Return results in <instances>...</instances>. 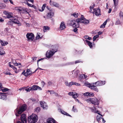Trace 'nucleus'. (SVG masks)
I'll return each mask as SVG.
<instances>
[{
  "label": "nucleus",
  "instance_id": "4be33fe9",
  "mask_svg": "<svg viewBox=\"0 0 123 123\" xmlns=\"http://www.w3.org/2000/svg\"><path fill=\"white\" fill-rule=\"evenodd\" d=\"M54 13L52 12H50L47 13V18H51L53 15Z\"/></svg>",
  "mask_w": 123,
  "mask_h": 123
},
{
  "label": "nucleus",
  "instance_id": "13d9d810",
  "mask_svg": "<svg viewBox=\"0 0 123 123\" xmlns=\"http://www.w3.org/2000/svg\"><path fill=\"white\" fill-rule=\"evenodd\" d=\"M82 77H83L82 76V75H80V76L79 77V80H81L82 79Z\"/></svg>",
  "mask_w": 123,
  "mask_h": 123
},
{
  "label": "nucleus",
  "instance_id": "f704fd0d",
  "mask_svg": "<svg viewBox=\"0 0 123 123\" xmlns=\"http://www.w3.org/2000/svg\"><path fill=\"white\" fill-rule=\"evenodd\" d=\"M6 6V5L4 4L0 3V9L4 8Z\"/></svg>",
  "mask_w": 123,
  "mask_h": 123
},
{
  "label": "nucleus",
  "instance_id": "79ce46f5",
  "mask_svg": "<svg viewBox=\"0 0 123 123\" xmlns=\"http://www.w3.org/2000/svg\"><path fill=\"white\" fill-rule=\"evenodd\" d=\"M99 37V35H97L94 37L93 38V41H94L97 38Z\"/></svg>",
  "mask_w": 123,
  "mask_h": 123
},
{
  "label": "nucleus",
  "instance_id": "de8ad7c7",
  "mask_svg": "<svg viewBox=\"0 0 123 123\" xmlns=\"http://www.w3.org/2000/svg\"><path fill=\"white\" fill-rule=\"evenodd\" d=\"M77 30L78 29H77L76 27H75V28H74L73 29L74 31L76 33H77Z\"/></svg>",
  "mask_w": 123,
  "mask_h": 123
},
{
  "label": "nucleus",
  "instance_id": "4c0bfd02",
  "mask_svg": "<svg viewBox=\"0 0 123 123\" xmlns=\"http://www.w3.org/2000/svg\"><path fill=\"white\" fill-rule=\"evenodd\" d=\"M102 118L101 117H100L98 115L96 117V119L97 120L98 122L100 123H99V121L100 120H101Z\"/></svg>",
  "mask_w": 123,
  "mask_h": 123
},
{
  "label": "nucleus",
  "instance_id": "0eeeda50",
  "mask_svg": "<svg viewBox=\"0 0 123 123\" xmlns=\"http://www.w3.org/2000/svg\"><path fill=\"white\" fill-rule=\"evenodd\" d=\"M29 41H32L34 38V35L32 33H28L26 35Z\"/></svg>",
  "mask_w": 123,
  "mask_h": 123
},
{
  "label": "nucleus",
  "instance_id": "3c124183",
  "mask_svg": "<svg viewBox=\"0 0 123 123\" xmlns=\"http://www.w3.org/2000/svg\"><path fill=\"white\" fill-rule=\"evenodd\" d=\"M24 23L25 24V26L27 27H29L30 26V25L29 24L25 22Z\"/></svg>",
  "mask_w": 123,
  "mask_h": 123
},
{
  "label": "nucleus",
  "instance_id": "72a5a7b5",
  "mask_svg": "<svg viewBox=\"0 0 123 123\" xmlns=\"http://www.w3.org/2000/svg\"><path fill=\"white\" fill-rule=\"evenodd\" d=\"M75 85L77 86H80V84L76 83L75 82H72V85Z\"/></svg>",
  "mask_w": 123,
  "mask_h": 123
},
{
  "label": "nucleus",
  "instance_id": "393cba45",
  "mask_svg": "<svg viewBox=\"0 0 123 123\" xmlns=\"http://www.w3.org/2000/svg\"><path fill=\"white\" fill-rule=\"evenodd\" d=\"M93 107L94 108V109H93V108H91V111L93 112H94V113H97L99 115L101 116H102V115L100 114L98 112V111H96V108L94 106H93Z\"/></svg>",
  "mask_w": 123,
  "mask_h": 123
},
{
  "label": "nucleus",
  "instance_id": "2f4dec72",
  "mask_svg": "<svg viewBox=\"0 0 123 123\" xmlns=\"http://www.w3.org/2000/svg\"><path fill=\"white\" fill-rule=\"evenodd\" d=\"M115 6L116 7L118 4L119 1V0H113Z\"/></svg>",
  "mask_w": 123,
  "mask_h": 123
},
{
  "label": "nucleus",
  "instance_id": "37998d69",
  "mask_svg": "<svg viewBox=\"0 0 123 123\" xmlns=\"http://www.w3.org/2000/svg\"><path fill=\"white\" fill-rule=\"evenodd\" d=\"M25 90L27 92H30V91H32V89L31 87H30L29 88L26 89H25Z\"/></svg>",
  "mask_w": 123,
  "mask_h": 123
},
{
  "label": "nucleus",
  "instance_id": "cd10ccee",
  "mask_svg": "<svg viewBox=\"0 0 123 123\" xmlns=\"http://www.w3.org/2000/svg\"><path fill=\"white\" fill-rule=\"evenodd\" d=\"M50 29L49 27L47 26H44L43 27V30L44 32H45Z\"/></svg>",
  "mask_w": 123,
  "mask_h": 123
},
{
  "label": "nucleus",
  "instance_id": "6ab92c4d",
  "mask_svg": "<svg viewBox=\"0 0 123 123\" xmlns=\"http://www.w3.org/2000/svg\"><path fill=\"white\" fill-rule=\"evenodd\" d=\"M8 44V43L7 42H3V41L0 40V48H2L3 46H5L6 45H7Z\"/></svg>",
  "mask_w": 123,
  "mask_h": 123
},
{
  "label": "nucleus",
  "instance_id": "58836bf2",
  "mask_svg": "<svg viewBox=\"0 0 123 123\" xmlns=\"http://www.w3.org/2000/svg\"><path fill=\"white\" fill-rule=\"evenodd\" d=\"M13 69L16 73H18L20 71V70H17V68L15 67Z\"/></svg>",
  "mask_w": 123,
  "mask_h": 123
},
{
  "label": "nucleus",
  "instance_id": "1a4fd4ad",
  "mask_svg": "<svg viewBox=\"0 0 123 123\" xmlns=\"http://www.w3.org/2000/svg\"><path fill=\"white\" fill-rule=\"evenodd\" d=\"M91 103L94 105H98L99 104L98 101V99L96 98H91Z\"/></svg>",
  "mask_w": 123,
  "mask_h": 123
},
{
  "label": "nucleus",
  "instance_id": "39448f33",
  "mask_svg": "<svg viewBox=\"0 0 123 123\" xmlns=\"http://www.w3.org/2000/svg\"><path fill=\"white\" fill-rule=\"evenodd\" d=\"M15 9L18 11L20 13H27L29 12L27 8L22 7H16Z\"/></svg>",
  "mask_w": 123,
  "mask_h": 123
},
{
  "label": "nucleus",
  "instance_id": "5701e85b",
  "mask_svg": "<svg viewBox=\"0 0 123 123\" xmlns=\"http://www.w3.org/2000/svg\"><path fill=\"white\" fill-rule=\"evenodd\" d=\"M31 73V71L29 69H27L26 72L24 73V75L26 76H28L30 75Z\"/></svg>",
  "mask_w": 123,
  "mask_h": 123
},
{
  "label": "nucleus",
  "instance_id": "6e6552de",
  "mask_svg": "<svg viewBox=\"0 0 123 123\" xmlns=\"http://www.w3.org/2000/svg\"><path fill=\"white\" fill-rule=\"evenodd\" d=\"M3 13L5 15H7V18H12L13 16L12 13L11 12H8L4 11L3 12Z\"/></svg>",
  "mask_w": 123,
  "mask_h": 123
},
{
  "label": "nucleus",
  "instance_id": "603ef678",
  "mask_svg": "<svg viewBox=\"0 0 123 123\" xmlns=\"http://www.w3.org/2000/svg\"><path fill=\"white\" fill-rule=\"evenodd\" d=\"M37 57H34L33 58H32V62H33L34 61L36 60L37 58Z\"/></svg>",
  "mask_w": 123,
  "mask_h": 123
},
{
  "label": "nucleus",
  "instance_id": "bf43d9fd",
  "mask_svg": "<svg viewBox=\"0 0 123 123\" xmlns=\"http://www.w3.org/2000/svg\"><path fill=\"white\" fill-rule=\"evenodd\" d=\"M54 92H55L54 91L51 90H50V94H53Z\"/></svg>",
  "mask_w": 123,
  "mask_h": 123
},
{
  "label": "nucleus",
  "instance_id": "c9c22d12",
  "mask_svg": "<svg viewBox=\"0 0 123 123\" xmlns=\"http://www.w3.org/2000/svg\"><path fill=\"white\" fill-rule=\"evenodd\" d=\"M61 113L63 114L68 116H70V115L69 114L63 111H61Z\"/></svg>",
  "mask_w": 123,
  "mask_h": 123
},
{
  "label": "nucleus",
  "instance_id": "c03bdc74",
  "mask_svg": "<svg viewBox=\"0 0 123 123\" xmlns=\"http://www.w3.org/2000/svg\"><path fill=\"white\" fill-rule=\"evenodd\" d=\"M4 74H5L6 75H12V74L6 71L4 72Z\"/></svg>",
  "mask_w": 123,
  "mask_h": 123
},
{
  "label": "nucleus",
  "instance_id": "338daca9",
  "mask_svg": "<svg viewBox=\"0 0 123 123\" xmlns=\"http://www.w3.org/2000/svg\"><path fill=\"white\" fill-rule=\"evenodd\" d=\"M9 30V28H6L5 29V31H8Z\"/></svg>",
  "mask_w": 123,
  "mask_h": 123
},
{
  "label": "nucleus",
  "instance_id": "f03ea898",
  "mask_svg": "<svg viewBox=\"0 0 123 123\" xmlns=\"http://www.w3.org/2000/svg\"><path fill=\"white\" fill-rule=\"evenodd\" d=\"M51 48L52 49H51L49 52L47 51L46 54V57L49 58L51 57L57 50L55 45H52Z\"/></svg>",
  "mask_w": 123,
  "mask_h": 123
},
{
  "label": "nucleus",
  "instance_id": "20e7f679",
  "mask_svg": "<svg viewBox=\"0 0 123 123\" xmlns=\"http://www.w3.org/2000/svg\"><path fill=\"white\" fill-rule=\"evenodd\" d=\"M38 117L35 114H32L28 118L29 122L31 123H35L38 120Z\"/></svg>",
  "mask_w": 123,
  "mask_h": 123
},
{
  "label": "nucleus",
  "instance_id": "4468645a",
  "mask_svg": "<svg viewBox=\"0 0 123 123\" xmlns=\"http://www.w3.org/2000/svg\"><path fill=\"white\" fill-rule=\"evenodd\" d=\"M31 87L32 91V90H36L37 89H39V90H42V89L41 87L37 85H33Z\"/></svg>",
  "mask_w": 123,
  "mask_h": 123
},
{
  "label": "nucleus",
  "instance_id": "774afa93",
  "mask_svg": "<svg viewBox=\"0 0 123 123\" xmlns=\"http://www.w3.org/2000/svg\"><path fill=\"white\" fill-rule=\"evenodd\" d=\"M54 94V95L55 96H57L58 95V94L55 92L54 93V94Z\"/></svg>",
  "mask_w": 123,
  "mask_h": 123
},
{
  "label": "nucleus",
  "instance_id": "f257e3e1",
  "mask_svg": "<svg viewBox=\"0 0 123 123\" xmlns=\"http://www.w3.org/2000/svg\"><path fill=\"white\" fill-rule=\"evenodd\" d=\"M83 17V15H82L81 18L72 20L71 22L72 26L73 27L78 28L79 26L80 23H82L85 24L88 23L89 21Z\"/></svg>",
  "mask_w": 123,
  "mask_h": 123
},
{
  "label": "nucleus",
  "instance_id": "412c9836",
  "mask_svg": "<svg viewBox=\"0 0 123 123\" xmlns=\"http://www.w3.org/2000/svg\"><path fill=\"white\" fill-rule=\"evenodd\" d=\"M47 123H57L55 121L51 118H49L47 120Z\"/></svg>",
  "mask_w": 123,
  "mask_h": 123
},
{
  "label": "nucleus",
  "instance_id": "bb28decb",
  "mask_svg": "<svg viewBox=\"0 0 123 123\" xmlns=\"http://www.w3.org/2000/svg\"><path fill=\"white\" fill-rule=\"evenodd\" d=\"M85 41L88 44V45L89 46L90 48H92V44L91 42L87 40H85Z\"/></svg>",
  "mask_w": 123,
  "mask_h": 123
},
{
  "label": "nucleus",
  "instance_id": "6e6d98bb",
  "mask_svg": "<svg viewBox=\"0 0 123 123\" xmlns=\"http://www.w3.org/2000/svg\"><path fill=\"white\" fill-rule=\"evenodd\" d=\"M26 3H27V5H28V6L30 7H32V4H29L27 2H26Z\"/></svg>",
  "mask_w": 123,
  "mask_h": 123
},
{
  "label": "nucleus",
  "instance_id": "dca6fc26",
  "mask_svg": "<svg viewBox=\"0 0 123 123\" xmlns=\"http://www.w3.org/2000/svg\"><path fill=\"white\" fill-rule=\"evenodd\" d=\"M6 93H0V98L4 100H6L7 99L6 96Z\"/></svg>",
  "mask_w": 123,
  "mask_h": 123
},
{
  "label": "nucleus",
  "instance_id": "09e8293b",
  "mask_svg": "<svg viewBox=\"0 0 123 123\" xmlns=\"http://www.w3.org/2000/svg\"><path fill=\"white\" fill-rule=\"evenodd\" d=\"M120 24V21L118 19L116 21V23L115 24L116 25H117L118 24Z\"/></svg>",
  "mask_w": 123,
  "mask_h": 123
},
{
  "label": "nucleus",
  "instance_id": "b1692460",
  "mask_svg": "<svg viewBox=\"0 0 123 123\" xmlns=\"http://www.w3.org/2000/svg\"><path fill=\"white\" fill-rule=\"evenodd\" d=\"M10 20L13 22V23L15 24L17 23V22H18V20L15 18L12 17L10 18Z\"/></svg>",
  "mask_w": 123,
  "mask_h": 123
},
{
  "label": "nucleus",
  "instance_id": "864d4df0",
  "mask_svg": "<svg viewBox=\"0 0 123 123\" xmlns=\"http://www.w3.org/2000/svg\"><path fill=\"white\" fill-rule=\"evenodd\" d=\"M94 95L93 93H89V96H93Z\"/></svg>",
  "mask_w": 123,
  "mask_h": 123
},
{
  "label": "nucleus",
  "instance_id": "69168bd1",
  "mask_svg": "<svg viewBox=\"0 0 123 123\" xmlns=\"http://www.w3.org/2000/svg\"><path fill=\"white\" fill-rule=\"evenodd\" d=\"M111 10H112L111 9V8H110L109 9V11L108 12V13H111Z\"/></svg>",
  "mask_w": 123,
  "mask_h": 123
},
{
  "label": "nucleus",
  "instance_id": "9b49d317",
  "mask_svg": "<svg viewBox=\"0 0 123 123\" xmlns=\"http://www.w3.org/2000/svg\"><path fill=\"white\" fill-rule=\"evenodd\" d=\"M21 119L23 123H26V120L25 117V115L23 114L21 115Z\"/></svg>",
  "mask_w": 123,
  "mask_h": 123
},
{
  "label": "nucleus",
  "instance_id": "0e129e2a",
  "mask_svg": "<svg viewBox=\"0 0 123 123\" xmlns=\"http://www.w3.org/2000/svg\"><path fill=\"white\" fill-rule=\"evenodd\" d=\"M4 21V19L2 18L1 17H0V22H2Z\"/></svg>",
  "mask_w": 123,
  "mask_h": 123
},
{
  "label": "nucleus",
  "instance_id": "4d7b16f0",
  "mask_svg": "<svg viewBox=\"0 0 123 123\" xmlns=\"http://www.w3.org/2000/svg\"><path fill=\"white\" fill-rule=\"evenodd\" d=\"M41 84L42 87H43L45 84V82L43 81H42L41 82Z\"/></svg>",
  "mask_w": 123,
  "mask_h": 123
},
{
  "label": "nucleus",
  "instance_id": "49530a36",
  "mask_svg": "<svg viewBox=\"0 0 123 123\" xmlns=\"http://www.w3.org/2000/svg\"><path fill=\"white\" fill-rule=\"evenodd\" d=\"M45 7V6H44L43 5L42 7V9H39V11L41 12L43 11Z\"/></svg>",
  "mask_w": 123,
  "mask_h": 123
},
{
  "label": "nucleus",
  "instance_id": "f3484780",
  "mask_svg": "<svg viewBox=\"0 0 123 123\" xmlns=\"http://www.w3.org/2000/svg\"><path fill=\"white\" fill-rule=\"evenodd\" d=\"M93 13L95 14L96 16H98L100 14V10L99 9H93Z\"/></svg>",
  "mask_w": 123,
  "mask_h": 123
},
{
  "label": "nucleus",
  "instance_id": "5fc2aeb1",
  "mask_svg": "<svg viewBox=\"0 0 123 123\" xmlns=\"http://www.w3.org/2000/svg\"><path fill=\"white\" fill-rule=\"evenodd\" d=\"M91 98L90 99H87L86 100V101L88 102L89 103H91Z\"/></svg>",
  "mask_w": 123,
  "mask_h": 123
},
{
  "label": "nucleus",
  "instance_id": "423d86ee",
  "mask_svg": "<svg viewBox=\"0 0 123 123\" xmlns=\"http://www.w3.org/2000/svg\"><path fill=\"white\" fill-rule=\"evenodd\" d=\"M84 84L85 86L90 88L91 89L96 91L97 92H98V90L96 87V86L93 84V83L90 84L87 82H85Z\"/></svg>",
  "mask_w": 123,
  "mask_h": 123
},
{
  "label": "nucleus",
  "instance_id": "7ed1b4c3",
  "mask_svg": "<svg viewBox=\"0 0 123 123\" xmlns=\"http://www.w3.org/2000/svg\"><path fill=\"white\" fill-rule=\"evenodd\" d=\"M26 105L24 104L23 105L19 110L17 108L14 111L15 114L16 116H19V115L21 114L23 111L25 110L26 108Z\"/></svg>",
  "mask_w": 123,
  "mask_h": 123
},
{
  "label": "nucleus",
  "instance_id": "8fccbe9b",
  "mask_svg": "<svg viewBox=\"0 0 123 123\" xmlns=\"http://www.w3.org/2000/svg\"><path fill=\"white\" fill-rule=\"evenodd\" d=\"M89 92H86L84 93V95L85 96H87L89 95Z\"/></svg>",
  "mask_w": 123,
  "mask_h": 123
},
{
  "label": "nucleus",
  "instance_id": "a19ab883",
  "mask_svg": "<svg viewBox=\"0 0 123 123\" xmlns=\"http://www.w3.org/2000/svg\"><path fill=\"white\" fill-rule=\"evenodd\" d=\"M9 90V89L7 88H5L1 90L3 92H5L8 91Z\"/></svg>",
  "mask_w": 123,
  "mask_h": 123
},
{
  "label": "nucleus",
  "instance_id": "e2e57ef3",
  "mask_svg": "<svg viewBox=\"0 0 123 123\" xmlns=\"http://www.w3.org/2000/svg\"><path fill=\"white\" fill-rule=\"evenodd\" d=\"M16 24H18V26H20L21 25V24L20 23V22L18 21V22H17V23H16Z\"/></svg>",
  "mask_w": 123,
  "mask_h": 123
},
{
  "label": "nucleus",
  "instance_id": "c85d7f7f",
  "mask_svg": "<svg viewBox=\"0 0 123 123\" xmlns=\"http://www.w3.org/2000/svg\"><path fill=\"white\" fill-rule=\"evenodd\" d=\"M13 24V22L12 21H9L7 23V25L9 26H12Z\"/></svg>",
  "mask_w": 123,
  "mask_h": 123
},
{
  "label": "nucleus",
  "instance_id": "052dcab7",
  "mask_svg": "<svg viewBox=\"0 0 123 123\" xmlns=\"http://www.w3.org/2000/svg\"><path fill=\"white\" fill-rule=\"evenodd\" d=\"M37 35L36 36V38L38 39L40 37V36L39 35V34H38V33H37Z\"/></svg>",
  "mask_w": 123,
  "mask_h": 123
},
{
  "label": "nucleus",
  "instance_id": "c756f323",
  "mask_svg": "<svg viewBox=\"0 0 123 123\" xmlns=\"http://www.w3.org/2000/svg\"><path fill=\"white\" fill-rule=\"evenodd\" d=\"M107 20H106L104 23H103L102 24L101 26H100V28H103L105 27V25L106 24V23L107 22Z\"/></svg>",
  "mask_w": 123,
  "mask_h": 123
},
{
  "label": "nucleus",
  "instance_id": "7c9ffc66",
  "mask_svg": "<svg viewBox=\"0 0 123 123\" xmlns=\"http://www.w3.org/2000/svg\"><path fill=\"white\" fill-rule=\"evenodd\" d=\"M71 15L73 16L75 18H77L78 17L79 14L78 13L75 12L73 14H71Z\"/></svg>",
  "mask_w": 123,
  "mask_h": 123
},
{
  "label": "nucleus",
  "instance_id": "e433bc0d",
  "mask_svg": "<svg viewBox=\"0 0 123 123\" xmlns=\"http://www.w3.org/2000/svg\"><path fill=\"white\" fill-rule=\"evenodd\" d=\"M40 111V109L39 107H38L35 109V111L37 113H38Z\"/></svg>",
  "mask_w": 123,
  "mask_h": 123
},
{
  "label": "nucleus",
  "instance_id": "2eb2a0df",
  "mask_svg": "<svg viewBox=\"0 0 123 123\" xmlns=\"http://www.w3.org/2000/svg\"><path fill=\"white\" fill-rule=\"evenodd\" d=\"M68 95L72 96V97L74 98H77L78 96V94L75 92H70L68 93Z\"/></svg>",
  "mask_w": 123,
  "mask_h": 123
},
{
  "label": "nucleus",
  "instance_id": "aec40b11",
  "mask_svg": "<svg viewBox=\"0 0 123 123\" xmlns=\"http://www.w3.org/2000/svg\"><path fill=\"white\" fill-rule=\"evenodd\" d=\"M49 3L51 5L55 6L57 7H58L59 6V5L58 3L54 2H52L51 1V0L49 2Z\"/></svg>",
  "mask_w": 123,
  "mask_h": 123
},
{
  "label": "nucleus",
  "instance_id": "680f3d73",
  "mask_svg": "<svg viewBox=\"0 0 123 123\" xmlns=\"http://www.w3.org/2000/svg\"><path fill=\"white\" fill-rule=\"evenodd\" d=\"M52 84V83L51 82L49 81L48 82V86L51 85Z\"/></svg>",
  "mask_w": 123,
  "mask_h": 123
},
{
  "label": "nucleus",
  "instance_id": "a878e982",
  "mask_svg": "<svg viewBox=\"0 0 123 123\" xmlns=\"http://www.w3.org/2000/svg\"><path fill=\"white\" fill-rule=\"evenodd\" d=\"M65 84L68 87L71 86L72 85V82H68L67 81H66L65 82Z\"/></svg>",
  "mask_w": 123,
  "mask_h": 123
},
{
  "label": "nucleus",
  "instance_id": "ea45409f",
  "mask_svg": "<svg viewBox=\"0 0 123 123\" xmlns=\"http://www.w3.org/2000/svg\"><path fill=\"white\" fill-rule=\"evenodd\" d=\"M5 53V52L2 49H1L0 50V55H3Z\"/></svg>",
  "mask_w": 123,
  "mask_h": 123
},
{
  "label": "nucleus",
  "instance_id": "473e14b6",
  "mask_svg": "<svg viewBox=\"0 0 123 123\" xmlns=\"http://www.w3.org/2000/svg\"><path fill=\"white\" fill-rule=\"evenodd\" d=\"M119 16L121 19H123V13L122 12H120L119 14Z\"/></svg>",
  "mask_w": 123,
  "mask_h": 123
},
{
  "label": "nucleus",
  "instance_id": "ddd939ff",
  "mask_svg": "<svg viewBox=\"0 0 123 123\" xmlns=\"http://www.w3.org/2000/svg\"><path fill=\"white\" fill-rule=\"evenodd\" d=\"M79 72V71L78 70H76L75 71H73L71 72L72 73V74H73V76L75 78L77 77V76Z\"/></svg>",
  "mask_w": 123,
  "mask_h": 123
},
{
  "label": "nucleus",
  "instance_id": "9d476101",
  "mask_svg": "<svg viewBox=\"0 0 123 123\" xmlns=\"http://www.w3.org/2000/svg\"><path fill=\"white\" fill-rule=\"evenodd\" d=\"M105 82L104 81V82L99 81H98L95 83H93V84L96 85L97 86H102L103 85L105 84Z\"/></svg>",
  "mask_w": 123,
  "mask_h": 123
},
{
  "label": "nucleus",
  "instance_id": "a211bd4d",
  "mask_svg": "<svg viewBox=\"0 0 123 123\" xmlns=\"http://www.w3.org/2000/svg\"><path fill=\"white\" fill-rule=\"evenodd\" d=\"M66 28L64 22H62L61 23L60 27V29L61 30H63Z\"/></svg>",
  "mask_w": 123,
  "mask_h": 123
},
{
  "label": "nucleus",
  "instance_id": "f8f14e48",
  "mask_svg": "<svg viewBox=\"0 0 123 123\" xmlns=\"http://www.w3.org/2000/svg\"><path fill=\"white\" fill-rule=\"evenodd\" d=\"M40 104L41 106L44 109H46L47 108V105L44 102H41L40 103Z\"/></svg>",
  "mask_w": 123,
  "mask_h": 123
},
{
  "label": "nucleus",
  "instance_id": "a18cd8bd",
  "mask_svg": "<svg viewBox=\"0 0 123 123\" xmlns=\"http://www.w3.org/2000/svg\"><path fill=\"white\" fill-rule=\"evenodd\" d=\"M72 110L74 112H77V110L76 108H74V106H73V108Z\"/></svg>",
  "mask_w": 123,
  "mask_h": 123
}]
</instances>
